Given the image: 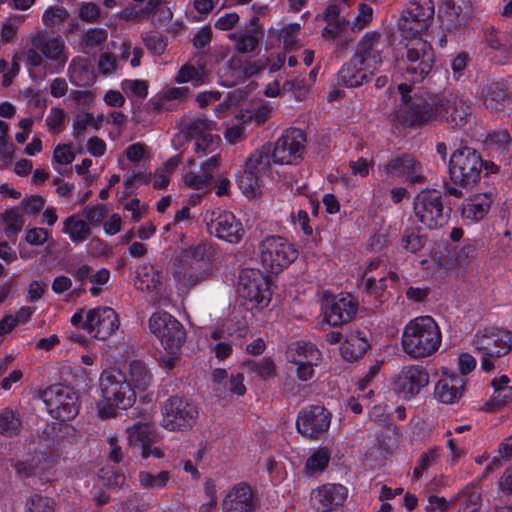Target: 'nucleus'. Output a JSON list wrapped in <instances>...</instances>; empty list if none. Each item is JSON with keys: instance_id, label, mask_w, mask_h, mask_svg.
<instances>
[{"instance_id": "nucleus-1", "label": "nucleus", "mask_w": 512, "mask_h": 512, "mask_svg": "<svg viewBox=\"0 0 512 512\" xmlns=\"http://www.w3.org/2000/svg\"><path fill=\"white\" fill-rule=\"evenodd\" d=\"M398 90L402 97V107L398 117L409 125L426 122L429 120H443L451 127H461L466 124L471 115V108L467 101L458 95L450 94L441 99L434 100L431 104L410 103L411 88L406 83H401Z\"/></svg>"}, {"instance_id": "nucleus-2", "label": "nucleus", "mask_w": 512, "mask_h": 512, "mask_svg": "<svg viewBox=\"0 0 512 512\" xmlns=\"http://www.w3.org/2000/svg\"><path fill=\"white\" fill-rule=\"evenodd\" d=\"M442 343L438 323L431 316H418L403 328V351L413 359L427 358L436 353Z\"/></svg>"}, {"instance_id": "nucleus-3", "label": "nucleus", "mask_w": 512, "mask_h": 512, "mask_svg": "<svg viewBox=\"0 0 512 512\" xmlns=\"http://www.w3.org/2000/svg\"><path fill=\"white\" fill-rule=\"evenodd\" d=\"M149 329L160 341L166 353L160 358L161 366L172 369L186 340L183 325L168 312L156 311L149 318Z\"/></svg>"}, {"instance_id": "nucleus-4", "label": "nucleus", "mask_w": 512, "mask_h": 512, "mask_svg": "<svg viewBox=\"0 0 512 512\" xmlns=\"http://www.w3.org/2000/svg\"><path fill=\"white\" fill-rule=\"evenodd\" d=\"M103 402L97 406L101 419L115 416L116 409H128L136 400V394L125 376L116 370L103 372L100 378Z\"/></svg>"}, {"instance_id": "nucleus-5", "label": "nucleus", "mask_w": 512, "mask_h": 512, "mask_svg": "<svg viewBox=\"0 0 512 512\" xmlns=\"http://www.w3.org/2000/svg\"><path fill=\"white\" fill-rule=\"evenodd\" d=\"M407 43L402 61L405 75L413 83L422 82L430 75L435 63V53L431 44L420 36H405Z\"/></svg>"}, {"instance_id": "nucleus-6", "label": "nucleus", "mask_w": 512, "mask_h": 512, "mask_svg": "<svg viewBox=\"0 0 512 512\" xmlns=\"http://www.w3.org/2000/svg\"><path fill=\"white\" fill-rule=\"evenodd\" d=\"M494 164L484 163L480 154L473 148L461 147L455 150L449 159L451 181L462 187L476 184L483 169L493 171Z\"/></svg>"}, {"instance_id": "nucleus-7", "label": "nucleus", "mask_w": 512, "mask_h": 512, "mask_svg": "<svg viewBox=\"0 0 512 512\" xmlns=\"http://www.w3.org/2000/svg\"><path fill=\"white\" fill-rule=\"evenodd\" d=\"M71 323L73 326H81L91 337L102 341L113 336L120 327L118 314L107 306H99L88 311L79 309L72 315Z\"/></svg>"}, {"instance_id": "nucleus-8", "label": "nucleus", "mask_w": 512, "mask_h": 512, "mask_svg": "<svg viewBox=\"0 0 512 512\" xmlns=\"http://www.w3.org/2000/svg\"><path fill=\"white\" fill-rule=\"evenodd\" d=\"M472 93L475 99L491 113L498 116L512 113V94L507 91L502 81L484 73L478 74Z\"/></svg>"}, {"instance_id": "nucleus-9", "label": "nucleus", "mask_w": 512, "mask_h": 512, "mask_svg": "<svg viewBox=\"0 0 512 512\" xmlns=\"http://www.w3.org/2000/svg\"><path fill=\"white\" fill-rule=\"evenodd\" d=\"M262 267L278 274L292 264L298 257V250L287 238L271 235L265 237L258 246Z\"/></svg>"}, {"instance_id": "nucleus-10", "label": "nucleus", "mask_w": 512, "mask_h": 512, "mask_svg": "<svg viewBox=\"0 0 512 512\" xmlns=\"http://www.w3.org/2000/svg\"><path fill=\"white\" fill-rule=\"evenodd\" d=\"M413 212L417 221L430 230L443 227L449 219L443 197L435 189H424L414 197Z\"/></svg>"}, {"instance_id": "nucleus-11", "label": "nucleus", "mask_w": 512, "mask_h": 512, "mask_svg": "<svg viewBox=\"0 0 512 512\" xmlns=\"http://www.w3.org/2000/svg\"><path fill=\"white\" fill-rule=\"evenodd\" d=\"M237 291L246 308L251 311L265 308L271 300L267 278L258 269L242 270Z\"/></svg>"}, {"instance_id": "nucleus-12", "label": "nucleus", "mask_w": 512, "mask_h": 512, "mask_svg": "<svg viewBox=\"0 0 512 512\" xmlns=\"http://www.w3.org/2000/svg\"><path fill=\"white\" fill-rule=\"evenodd\" d=\"M208 250L207 244L198 243L181 252L174 277L182 287L195 286L211 274V269L200 272L197 268L205 260Z\"/></svg>"}, {"instance_id": "nucleus-13", "label": "nucleus", "mask_w": 512, "mask_h": 512, "mask_svg": "<svg viewBox=\"0 0 512 512\" xmlns=\"http://www.w3.org/2000/svg\"><path fill=\"white\" fill-rule=\"evenodd\" d=\"M41 399L49 415L57 420H71L79 413L78 395L68 386L52 385L41 393Z\"/></svg>"}, {"instance_id": "nucleus-14", "label": "nucleus", "mask_w": 512, "mask_h": 512, "mask_svg": "<svg viewBox=\"0 0 512 512\" xmlns=\"http://www.w3.org/2000/svg\"><path fill=\"white\" fill-rule=\"evenodd\" d=\"M287 361L294 367L298 380L306 382L315 374V368L322 362L321 351L311 342L292 343L286 353Z\"/></svg>"}, {"instance_id": "nucleus-15", "label": "nucleus", "mask_w": 512, "mask_h": 512, "mask_svg": "<svg viewBox=\"0 0 512 512\" xmlns=\"http://www.w3.org/2000/svg\"><path fill=\"white\" fill-rule=\"evenodd\" d=\"M198 416L193 403L182 397L169 398L162 406L161 425L169 431L184 430L191 427Z\"/></svg>"}, {"instance_id": "nucleus-16", "label": "nucleus", "mask_w": 512, "mask_h": 512, "mask_svg": "<svg viewBox=\"0 0 512 512\" xmlns=\"http://www.w3.org/2000/svg\"><path fill=\"white\" fill-rule=\"evenodd\" d=\"M472 344L483 355L503 357L512 348V333L496 327H486L475 333Z\"/></svg>"}, {"instance_id": "nucleus-17", "label": "nucleus", "mask_w": 512, "mask_h": 512, "mask_svg": "<svg viewBox=\"0 0 512 512\" xmlns=\"http://www.w3.org/2000/svg\"><path fill=\"white\" fill-rule=\"evenodd\" d=\"M305 136L300 129L285 130L276 140L272 152V160L280 165L298 163L304 152Z\"/></svg>"}, {"instance_id": "nucleus-18", "label": "nucleus", "mask_w": 512, "mask_h": 512, "mask_svg": "<svg viewBox=\"0 0 512 512\" xmlns=\"http://www.w3.org/2000/svg\"><path fill=\"white\" fill-rule=\"evenodd\" d=\"M434 16V5L431 0L412 1L402 15L400 25L404 36H420L427 30Z\"/></svg>"}, {"instance_id": "nucleus-19", "label": "nucleus", "mask_w": 512, "mask_h": 512, "mask_svg": "<svg viewBox=\"0 0 512 512\" xmlns=\"http://www.w3.org/2000/svg\"><path fill=\"white\" fill-rule=\"evenodd\" d=\"M186 133L195 139V151L199 157L216 152L221 143L218 135L214 134L217 125L214 121L199 117L191 120L186 125Z\"/></svg>"}, {"instance_id": "nucleus-20", "label": "nucleus", "mask_w": 512, "mask_h": 512, "mask_svg": "<svg viewBox=\"0 0 512 512\" xmlns=\"http://www.w3.org/2000/svg\"><path fill=\"white\" fill-rule=\"evenodd\" d=\"M205 219L207 221L208 231L211 235L229 243L235 244L241 241L244 235V228L233 213L228 211H214L207 213Z\"/></svg>"}, {"instance_id": "nucleus-21", "label": "nucleus", "mask_w": 512, "mask_h": 512, "mask_svg": "<svg viewBox=\"0 0 512 512\" xmlns=\"http://www.w3.org/2000/svg\"><path fill=\"white\" fill-rule=\"evenodd\" d=\"M331 414L323 406L312 405L302 409L296 419L297 431L305 437L318 439L330 426Z\"/></svg>"}, {"instance_id": "nucleus-22", "label": "nucleus", "mask_w": 512, "mask_h": 512, "mask_svg": "<svg viewBox=\"0 0 512 512\" xmlns=\"http://www.w3.org/2000/svg\"><path fill=\"white\" fill-rule=\"evenodd\" d=\"M388 47V39L384 35L372 31L367 32L358 44L355 61H360L369 71L375 72L382 64V53Z\"/></svg>"}, {"instance_id": "nucleus-23", "label": "nucleus", "mask_w": 512, "mask_h": 512, "mask_svg": "<svg viewBox=\"0 0 512 512\" xmlns=\"http://www.w3.org/2000/svg\"><path fill=\"white\" fill-rule=\"evenodd\" d=\"M267 157L260 151L253 152L244 164L243 171L237 176L239 189L247 198L261 194L259 173L265 169Z\"/></svg>"}, {"instance_id": "nucleus-24", "label": "nucleus", "mask_w": 512, "mask_h": 512, "mask_svg": "<svg viewBox=\"0 0 512 512\" xmlns=\"http://www.w3.org/2000/svg\"><path fill=\"white\" fill-rule=\"evenodd\" d=\"M429 383L427 371L418 365L404 366L394 382V391L404 399L411 400Z\"/></svg>"}, {"instance_id": "nucleus-25", "label": "nucleus", "mask_w": 512, "mask_h": 512, "mask_svg": "<svg viewBox=\"0 0 512 512\" xmlns=\"http://www.w3.org/2000/svg\"><path fill=\"white\" fill-rule=\"evenodd\" d=\"M29 40L39 52H41L44 59L54 64L57 70L64 68L68 55L64 41L59 37L47 38L40 30L33 32L29 36Z\"/></svg>"}, {"instance_id": "nucleus-26", "label": "nucleus", "mask_w": 512, "mask_h": 512, "mask_svg": "<svg viewBox=\"0 0 512 512\" xmlns=\"http://www.w3.org/2000/svg\"><path fill=\"white\" fill-rule=\"evenodd\" d=\"M348 496L345 486L327 483L313 489L310 494V503L318 512H330L341 506Z\"/></svg>"}, {"instance_id": "nucleus-27", "label": "nucleus", "mask_w": 512, "mask_h": 512, "mask_svg": "<svg viewBox=\"0 0 512 512\" xmlns=\"http://www.w3.org/2000/svg\"><path fill=\"white\" fill-rule=\"evenodd\" d=\"M358 310V301L351 294H340L332 298L323 310L324 320L330 326H339L353 319Z\"/></svg>"}, {"instance_id": "nucleus-28", "label": "nucleus", "mask_w": 512, "mask_h": 512, "mask_svg": "<svg viewBox=\"0 0 512 512\" xmlns=\"http://www.w3.org/2000/svg\"><path fill=\"white\" fill-rule=\"evenodd\" d=\"M11 461L17 474L21 477L49 471L57 464V458L45 450H35L33 453H28L23 459L13 458Z\"/></svg>"}, {"instance_id": "nucleus-29", "label": "nucleus", "mask_w": 512, "mask_h": 512, "mask_svg": "<svg viewBox=\"0 0 512 512\" xmlns=\"http://www.w3.org/2000/svg\"><path fill=\"white\" fill-rule=\"evenodd\" d=\"M383 171L388 177H404L406 181L413 184L425 182L422 165L416 159L409 156L390 160L383 166Z\"/></svg>"}, {"instance_id": "nucleus-30", "label": "nucleus", "mask_w": 512, "mask_h": 512, "mask_svg": "<svg viewBox=\"0 0 512 512\" xmlns=\"http://www.w3.org/2000/svg\"><path fill=\"white\" fill-rule=\"evenodd\" d=\"M250 25V29H241L229 34V39L233 42L235 50L240 54L254 53L262 38V27L257 16L252 17Z\"/></svg>"}, {"instance_id": "nucleus-31", "label": "nucleus", "mask_w": 512, "mask_h": 512, "mask_svg": "<svg viewBox=\"0 0 512 512\" xmlns=\"http://www.w3.org/2000/svg\"><path fill=\"white\" fill-rule=\"evenodd\" d=\"M469 15V0H448L440 15L441 24L447 31H456L466 24Z\"/></svg>"}, {"instance_id": "nucleus-32", "label": "nucleus", "mask_w": 512, "mask_h": 512, "mask_svg": "<svg viewBox=\"0 0 512 512\" xmlns=\"http://www.w3.org/2000/svg\"><path fill=\"white\" fill-rule=\"evenodd\" d=\"M254 496L251 488L245 484L233 487L222 502L223 512H252L254 510Z\"/></svg>"}, {"instance_id": "nucleus-33", "label": "nucleus", "mask_w": 512, "mask_h": 512, "mask_svg": "<svg viewBox=\"0 0 512 512\" xmlns=\"http://www.w3.org/2000/svg\"><path fill=\"white\" fill-rule=\"evenodd\" d=\"M465 379L458 374L441 378L434 387V397L443 404H454L463 395Z\"/></svg>"}, {"instance_id": "nucleus-34", "label": "nucleus", "mask_w": 512, "mask_h": 512, "mask_svg": "<svg viewBox=\"0 0 512 512\" xmlns=\"http://www.w3.org/2000/svg\"><path fill=\"white\" fill-rule=\"evenodd\" d=\"M493 197L491 193H476L464 200L461 216L465 221L475 223L482 220L488 213Z\"/></svg>"}, {"instance_id": "nucleus-35", "label": "nucleus", "mask_w": 512, "mask_h": 512, "mask_svg": "<svg viewBox=\"0 0 512 512\" xmlns=\"http://www.w3.org/2000/svg\"><path fill=\"white\" fill-rule=\"evenodd\" d=\"M509 382L506 375H501L491 381L493 394L484 405L486 411L493 412L512 405V386L509 385Z\"/></svg>"}, {"instance_id": "nucleus-36", "label": "nucleus", "mask_w": 512, "mask_h": 512, "mask_svg": "<svg viewBox=\"0 0 512 512\" xmlns=\"http://www.w3.org/2000/svg\"><path fill=\"white\" fill-rule=\"evenodd\" d=\"M322 19L326 22V26L322 30V37L328 41L342 36L350 24L347 19L340 16V9L336 4H331L325 9Z\"/></svg>"}, {"instance_id": "nucleus-37", "label": "nucleus", "mask_w": 512, "mask_h": 512, "mask_svg": "<svg viewBox=\"0 0 512 512\" xmlns=\"http://www.w3.org/2000/svg\"><path fill=\"white\" fill-rule=\"evenodd\" d=\"M365 66H361L360 61H355V57L344 64L338 72V80L347 87H358L367 82L373 75Z\"/></svg>"}, {"instance_id": "nucleus-38", "label": "nucleus", "mask_w": 512, "mask_h": 512, "mask_svg": "<svg viewBox=\"0 0 512 512\" xmlns=\"http://www.w3.org/2000/svg\"><path fill=\"white\" fill-rule=\"evenodd\" d=\"M162 271L149 263L140 265L135 272L134 286L137 290L151 293L162 285Z\"/></svg>"}, {"instance_id": "nucleus-39", "label": "nucleus", "mask_w": 512, "mask_h": 512, "mask_svg": "<svg viewBox=\"0 0 512 512\" xmlns=\"http://www.w3.org/2000/svg\"><path fill=\"white\" fill-rule=\"evenodd\" d=\"M369 341L365 333L359 330L350 331L341 346V354L349 361L362 357L369 348Z\"/></svg>"}, {"instance_id": "nucleus-40", "label": "nucleus", "mask_w": 512, "mask_h": 512, "mask_svg": "<svg viewBox=\"0 0 512 512\" xmlns=\"http://www.w3.org/2000/svg\"><path fill=\"white\" fill-rule=\"evenodd\" d=\"M62 233L73 243H83L91 236L92 229L85 219L74 214L64 219Z\"/></svg>"}, {"instance_id": "nucleus-41", "label": "nucleus", "mask_w": 512, "mask_h": 512, "mask_svg": "<svg viewBox=\"0 0 512 512\" xmlns=\"http://www.w3.org/2000/svg\"><path fill=\"white\" fill-rule=\"evenodd\" d=\"M126 434L129 446L139 445L142 448L144 444L151 442L155 438V427L151 418H144L128 426Z\"/></svg>"}, {"instance_id": "nucleus-42", "label": "nucleus", "mask_w": 512, "mask_h": 512, "mask_svg": "<svg viewBox=\"0 0 512 512\" xmlns=\"http://www.w3.org/2000/svg\"><path fill=\"white\" fill-rule=\"evenodd\" d=\"M458 505L457 512H477L482 503L481 491L471 483L461 489L453 498Z\"/></svg>"}, {"instance_id": "nucleus-43", "label": "nucleus", "mask_w": 512, "mask_h": 512, "mask_svg": "<svg viewBox=\"0 0 512 512\" xmlns=\"http://www.w3.org/2000/svg\"><path fill=\"white\" fill-rule=\"evenodd\" d=\"M68 76L70 82L79 87L88 86L94 81L88 61L80 57L72 59L68 67Z\"/></svg>"}, {"instance_id": "nucleus-44", "label": "nucleus", "mask_w": 512, "mask_h": 512, "mask_svg": "<svg viewBox=\"0 0 512 512\" xmlns=\"http://www.w3.org/2000/svg\"><path fill=\"white\" fill-rule=\"evenodd\" d=\"M23 428L18 412L10 407L0 410V435L14 438L20 435Z\"/></svg>"}, {"instance_id": "nucleus-45", "label": "nucleus", "mask_w": 512, "mask_h": 512, "mask_svg": "<svg viewBox=\"0 0 512 512\" xmlns=\"http://www.w3.org/2000/svg\"><path fill=\"white\" fill-rule=\"evenodd\" d=\"M128 378L130 385L144 391L151 384L152 374L144 362L133 360L129 363Z\"/></svg>"}, {"instance_id": "nucleus-46", "label": "nucleus", "mask_w": 512, "mask_h": 512, "mask_svg": "<svg viewBox=\"0 0 512 512\" xmlns=\"http://www.w3.org/2000/svg\"><path fill=\"white\" fill-rule=\"evenodd\" d=\"M171 478V473L167 470H161L157 473L142 470L138 474L140 486L147 490L163 489L167 487Z\"/></svg>"}, {"instance_id": "nucleus-47", "label": "nucleus", "mask_w": 512, "mask_h": 512, "mask_svg": "<svg viewBox=\"0 0 512 512\" xmlns=\"http://www.w3.org/2000/svg\"><path fill=\"white\" fill-rule=\"evenodd\" d=\"M206 79L207 73L204 68H198L190 64L182 65L175 76L176 83H192L195 87L205 84Z\"/></svg>"}, {"instance_id": "nucleus-48", "label": "nucleus", "mask_w": 512, "mask_h": 512, "mask_svg": "<svg viewBox=\"0 0 512 512\" xmlns=\"http://www.w3.org/2000/svg\"><path fill=\"white\" fill-rule=\"evenodd\" d=\"M302 30V24L299 22H293L284 25L281 29L270 28L269 32L277 37L278 40L282 41L285 49H292L298 43V37Z\"/></svg>"}, {"instance_id": "nucleus-49", "label": "nucleus", "mask_w": 512, "mask_h": 512, "mask_svg": "<svg viewBox=\"0 0 512 512\" xmlns=\"http://www.w3.org/2000/svg\"><path fill=\"white\" fill-rule=\"evenodd\" d=\"M0 223L5 235L11 238L15 237L22 230L25 221L18 210L11 208L7 209L2 215Z\"/></svg>"}, {"instance_id": "nucleus-50", "label": "nucleus", "mask_w": 512, "mask_h": 512, "mask_svg": "<svg viewBox=\"0 0 512 512\" xmlns=\"http://www.w3.org/2000/svg\"><path fill=\"white\" fill-rule=\"evenodd\" d=\"M330 452L327 448L321 447L312 453L305 464L306 472L315 475L323 472L328 466Z\"/></svg>"}, {"instance_id": "nucleus-51", "label": "nucleus", "mask_w": 512, "mask_h": 512, "mask_svg": "<svg viewBox=\"0 0 512 512\" xmlns=\"http://www.w3.org/2000/svg\"><path fill=\"white\" fill-rule=\"evenodd\" d=\"M182 179L185 186L190 189L207 192L211 187V179H209V174L203 173L200 169L198 171H186Z\"/></svg>"}, {"instance_id": "nucleus-52", "label": "nucleus", "mask_w": 512, "mask_h": 512, "mask_svg": "<svg viewBox=\"0 0 512 512\" xmlns=\"http://www.w3.org/2000/svg\"><path fill=\"white\" fill-rule=\"evenodd\" d=\"M120 87L129 98L144 99L148 95V82L140 79H125Z\"/></svg>"}, {"instance_id": "nucleus-53", "label": "nucleus", "mask_w": 512, "mask_h": 512, "mask_svg": "<svg viewBox=\"0 0 512 512\" xmlns=\"http://www.w3.org/2000/svg\"><path fill=\"white\" fill-rule=\"evenodd\" d=\"M426 239L413 228H406L401 239L402 247L410 252L416 253L425 245Z\"/></svg>"}, {"instance_id": "nucleus-54", "label": "nucleus", "mask_w": 512, "mask_h": 512, "mask_svg": "<svg viewBox=\"0 0 512 512\" xmlns=\"http://www.w3.org/2000/svg\"><path fill=\"white\" fill-rule=\"evenodd\" d=\"M25 512H54V501L47 496L35 494L27 500Z\"/></svg>"}, {"instance_id": "nucleus-55", "label": "nucleus", "mask_w": 512, "mask_h": 512, "mask_svg": "<svg viewBox=\"0 0 512 512\" xmlns=\"http://www.w3.org/2000/svg\"><path fill=\"white\" fill-rule=\"evenodd\" d=\"M66 113L62 108L52 107L46 117V125L52 134H59L64 130Z\"/></svg>"}, {"instance_id": "nucleus-56", "label": "nucleus", "mask_w": 512, "mask_h": 512, "mask_svg": "<svg viewBox=\"0 0 512 512\" xmlns=\"http://www.w3.org/2000/svg\"><path fill=\"white\" fill-rule=\"evenodd\" d=\"M439 455L440 449L437 447L431 448L427 452L422 453L414 468L413 476L415 478H420L424 471L432 465V463L439 457Z\"/></svg>"}, {"instance_id": "nucleus-57", "label": "nucleus", "mask_w": 512, "mask_h": 512, "mask_svg": "<svg viewBox=\"0 0 512 512\" xmlns=\"http://www.w3.org/2000/svg\"><path fill=\"white\" fill-rule=\"evenodd\" d=\"M373 20V9L369 5L362 3L359 5L358 13L354 17L351 29L359 32L364 29Z\"/></svg>"}, {"instance_id": "nucleus-58", "label": "nucleus", "mask_w": 512, "mask_h": 512, "mask_svg": "<svg viewBox=\"0 0 512 512\" xmlns=\"http://www.w3.org/2000/svg\"><path fill=\"white\" fill-rule=\"evenodd\" d=\"M99 478L108 487H122L125 484V475L116 471L113 467L102 468Z\"/></svg>"}, {"instance_id": "nucleus-59", "label": "nucleus", "mask_w": 512, "mask_h": 512, "mask_svg": "<svg viewBox=\"0 0 512 512\" xmlns=\"http://www.w3.org/2000/svg\"><path fill=\"white\" fill-rule=\"evenodd\" d=\"M385 281L386 276L383 273L379 274L378 277L368 276V273H366L365 281L362 284L369 294L379 297L386 289Z\"/></svg>"}, {"instance_id": "nucleus-60", "label": "nucleus", "mask_w": 512, "mask_h": 512, "mask_svg": "<svg viewBox=\"0 0 512 512\" xmlns=\"http://www.w3.org/2000/svg\"><path fill=\"white\" fill-rule=\"evenodd\" d=\"M79 18L87 23H96L102 19L100 7L93 2H84L79 7Z\"/></svg>"}, {"instance_id": "nucleus-61", "label": "nucleus", "mask_w": 512, "mask_h": 512, "mask_svg": "<svg viewBox=\"0 0 512 512\" xmlns=\"http://www.w3.org/2000/svg\"><path fill=\"white\" fill-rule=\"evenodd\" d=\"M251 370L260 378L268 380L276 375V367L271 359H261L251 364Z\"/></svg>"}, {"instance_id": "nucleus-62", "label": "nucleus", "mask_w": 512, "mask_h": 512, "mask_svg": "<svg viewBox=\"0 0 512 512\" xmlns=\"http://www.w3.org/2000/svg\"><path fill=\"white\" fill-rule=\"evenodd\" d=\"M68 17V12L63 7H49L42 16V22L48 27H53L56 24L63 22Z\"/></svg>"}, {"instance_id": "nucleus-63", "label": "nucleus", "mask_w": 512, "mask_h": 512, "mask_svg": "<svg viewBox=\"0 0 512 512\" xmlns=\"http://www.w3.org/2000/svg\"><path fill=\"white\" fill-rule=\"evenodd\" d=\"M146 48L154 55H162L166 49V42L158 33H147L142 37Z\"/></svg>"}, {"instance_id": "nucleus-64", "label": "nucleus", "mask_w": 512, "mask_h": 512, "mask_svg": "<svg viewBox=\"0 0 512 512\" xmlns=\"http://www.w3.org/2000/svg\"><path fill=\"white\" fill-rule=\"evenodd\" d=\"M75 159L72 146L69 144H58L53 151V161L57 165H69Z\"/></svg>"}]
</instances>
